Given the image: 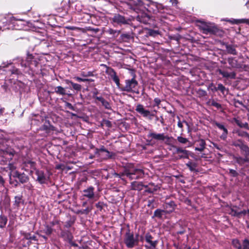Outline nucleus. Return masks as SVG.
I'll list each match as a JSON object with an SVG mask.
<instances>
[{"instance_id": "obj_1", "label": "nucleus", "mask_w": 249, "mask_h": 249, "mask_svg": "<svg viewBox=\"0 0 249 249\" xmlns=\"http://www.w3.org/2000/svg\"><path fill=\"white\" fill-rule=\"evenodd\" d=\"M130 1L127 3L129 8L135 11L136 13L144 12L145 11V3H143L141 0H129Z\"/></svg>"}, {"instance_id": "obj_2", "label": "nucleus", "mask_w": 249, "mask_h": 249, "mask_svg": "<svg viewBox=\"0 0 249 249\" xmlns=\"http://www.w3.org/2000/svg\"><path fill=\"white\" fill-rule=\"evenodd\" d=\"M138 83L134 77L131 79L125 80V85L124 87L120 88L121 91H126L128 92H136L139 93V91H136L135 89L138 86Z\"/></svg>"}, {"instance_id": "obj_3", "label": "nucleus", "mask_w": 249, "mask_h": 249, "mask_svg": "<svg viewBox=\"0 0 249 249\" xmlns=\"http://www.w3.org/2000/svg\"><path fill=\"white\" fill-rule=\"evenodd\" d=\"M138 235L135 238L134 234L128 231L125 234L124 243L128 248H132L138 244Z\"/></svg>"}, {"instance_id": "obj_4", "label": "nucleus", "mask_w": 249, "mask_h": 249, "mask_svg": "<svg viewBox=\"0 0 249 249\" xmlns=\"http://www.w3.org/2000/svg\"><path fill=\"white\" fill-rule=\"evenodd\" d=\"M144 240L148 244V245H145V247L147 249H155L158 243V241L157 240H154V237L149 232L146 233L144 236H141V240L143 241Z\"/></svg>"}, {"instance_id": "obj_5", "label": "nucleus", "mask_w": 249, "mask_h": 249, "mask_svg": "<svg viewBox=\"0 0 249 249\" xmlns=\"http://www.w3.org/2000/svg\"><path fill=\"white\" fill-rule=\"evenodd\" d=\"M145 11L146 10L150 13L157 14L162 8V5L156 2L149 1L148 3L145 4Z\"/></svg>"}, {"instance_id": "obj_6", "label": "nucleus", "mask_w": 249, "mask_h": 249, "mask_svg": "<svg viewBox=\"0 0 249 249\" xmlns=\"http://www.w3.org/2000/svg\"><path fill=\"white\" fill-rule=\"evenodd\" d=\"M147 137L148 138H151L153 139L159 141H164L166 140V143H169L170 140L173 139V137H169L167 135H165L164 133H149Z\"/></svg>"}, {"instance_id": "obj_7", "label": "nucleus", "mask_w": 249, "mask_h": 249, "mask_svg": "<svg viewBox=\"0 0 249 249\" xmlns=\"http://www.w3.org/2000/svg\"><path fill=\"white\" fill-rule=\"evenodd\" d=\"M199 27L202 33L205 34L213 33L215 30L214 27L210 23L201 22L200 24L199 25Z\"/></svg>"}, {"instance_id": "obj_8", "label": "nucleus", "mask_w": 249, "mask_h": 249, "mask_svg": "<svg viewBox=\"0 0 249 249\" xmlns=\"http://www.w3.org/2000/svg\"><path fill=\"white\" fill-rule=\"evenodd\" d=\"M106 73L116 83L117 87L120 88V79L114 70L111 68L107 67L106 70Z\"/></svg>"}, {"instance_id": "obj_9", "label": "nucleus", "mask_w": 249, "mask_h": 249, "mask_svg": "<svg viewBox=\"0 0 249 249\" xmlns=\"http://www.w3.org/2000/svg\"><path fill=\"white\" fill-rule=\"evenodd\" d=\"M112 21L119 25H122L128 24L129 21L124 16L120 14H115L112 18Z\"/></svg>"}, {"instance_id": "obj_10", "label": "nucleus", "mask_w": 249, "mask_h": 249, "mask_svg": "<svg viewBox=\"0 0 249 249\" xmlns=\"http://www.w3.org/2000/svg\"><path fill=\"white\" fill-rule=\"evenodd\" d=\"M94 188L90 186L83 191V196L88 198L89 199H92L94 198L95 194L94 192Z\"/></svg>"}, {"instance_id": "obj_11", "label": "nucleus", "mask_w": 249, "mask_h": 249, "mask_svg": "<svg viewBox=\"0 0 249 249\" xmlns=\"http://www.w3.org/2000/svg\"><path fill=\"white\" fill-rule=\"evenodd\" d=\"M36 174L37 176V181L40 184H44L48 180V178L45 175L43 171L41 170H36Z\"/></svg>"}, {"instance_id": "obj_12", "label": "nucleus", "mask_w": 249, "mask_h": 249, "mask_svg": "<svg viewBox=\"0 0 249 249\" xmlns=\"http://www.w3.org/2000/svg\"><path fill=\"white\" fill-rule=\"evenodd\" d=\"M136 111L144 117H149L150 115H151V113L149 110L145 109L141 104H138L136 106Z\"/></svg>"}, {"instance_id": "obj_13", "label": "nucleus", "mask_w": 249, "mask_h": 249, "mask_svg": "<svg viewBox=\"0 0 249 249\" xmlns=\"http://www.w3.org/2000/svg\"><path fill=\"white\" fill-rule=\"evenodd\" d=\"M214 124L220 130H222L223 131L222 135L220 136V138L223 140H225L227 138V135H228V130L225 127V126L218 122H214Z\"/></svg>"}, {"instance_id": "obj_14", "label": "nucleus", "mask_w": 249, "mask_h": 249, "mask_svg": "<svg viewBox=\"0 0 249 249\" xmlns=\"http://www.w3.org/2000/svg\"><path fill=\"white\" fill-rule=\"evenodd\" d=\"M176 153L180 154L178 155L177 159H181L183 158H188L189 152L182 148L178 147L176 149Z\"/></svg>"}, {"instance_id": "obj_15", "label": "nucleus", "mask_w": 249, "mask_h": 249, "mask_svg": "<svg viewBox=\"0 0 249 249\" xmlns=\"http://www.w3.org/2000/svg\"><path fill=\"white\" fill-rule=\"evenodd\" d=\"M34 59V57L32 54H28L25 60L21 59L20 65L22 67L27 68L30 66V62Z\"/></svg>"}, {"instance_id": "obj_16", "label": "nucleus", "mask_w": 249, "mask_h": 249, "mask_svg": "<svg viewBox=\"0 0 249 249\" xmlns=\"http://www.w3.org/2000/svg\"><path fill=\"white\" fill-rule=\"evenodd\" d=\"M176 205L174 201H171L169 202L166 203L164 206L165 209L164 211L166 213H172L175 209Z\"/></svg>"}, {"instance_id": "obj_17", "label": "nucleus", "mask_w": 249, "mask_h": 249, "mask_svg": "<svg viewBox=\"0 0 249 249\" xmlns=\"http://www.w3.org/2000/svg\"><path fill=\"white\" fill-rule=\"evenodd\" d=\"M144 187L146 188L145 192L149 193H153L160 189V187L158 185H155L153 183H149L147 185H144Z\"/></svg>"}, {"instance_id": "obj_18", "label": "nucleus", "mask_w": 249, "mask_h": 249, "mask_svg": "<svg viewBox=\"0 0 249 249\" xmlns=\"http://www.w3.org/2000/svg\"><path fill=\"white\" fill-rule=\"evenodd\" d=\"M218 72L219 74H221L223 77L227 78L234 79L235 78V73L233 72H229L227 71H223L219 69Z\"/></svg>"}, {"instance_id": "obj_19", "label": "nucleus", "mask_w": 249, "mask_h": 249, "mask_svg": "<svg viewBox=\"0 0 249 249\" xmlns=\"http://www.w3.org/2000/svg\"><path fill=\"white\" fill-rule=\"evenodd\" d=\"M226 21H227L231 23L232 24H239L240 23H246L249 25V19L247 18H242V19H226Z\"/></svg>"}, {"instance_id": "obj_20", "label": "nucleus", "mask_w": 249, "mask_h": 249, "mask_svg": "<svg viewBox=\"0 0 249 249\" xmlns=\"http://www.w3.org/2000/svg\"><path fill=\"white\" fill-rule=\"evenodd\" d=\"M93 97V98L100 101L101 103L102 106H103L106 109H110L111 108V106L109 102L104 99V98H103L102 97H98L94 95Z\"/></svg>"}, {"instance_id": "obj_21", "label": "nucleus", "mask_w": 249, "mask_h": 249, "mask_svg": "<svg viewBox=\"0 0 249 249\" xmlns=\"http://www.w3.org/2000/svg\"><path fill=\"white\" fill-rule=\"evenodd\" d=\"M131 189L134 190L141 191L144 187L142 182L133 181L131 184Z\"/></svg>"}, {"instance_id": "obj_22", "label": "nucleus", "mask_w": 249, "mask_h": 249, "mask_svg": "<svg viewBox=\"0 0 249 249\" xmlns=\"http://www.w3.org/2000/svg\"><path fill=\"white\" fill-rule=\"evenodd\" d=\"M15 153V151L11 148H7L3 151V155L8 160H12Z\"/></svg>"}, {"instance_id": "obj_23", "label": "nucleus", "mask_w": 249, "mask_h": 249, "mask_svg": "<svg viewBox=\"0 0 249 249\" xmlns=\"http://www.w3.org/2000/svg\"><path fill=\"white\" fill-rule=\"evenodd\" d=\"M133 174L135 176L136 179L142 178L144 175L143 171L141 169H132Z\"/></svg>"}, {"instance_id": "obj_24", "label": "nucleus", "mask_w": 249, "mask_h": 249, "mask_svg": "<svg viewBox=\"0 0 249 249\" xmlns=\"http://www.w3.org/2000/svg\"><path fill=\"white\" fill-rule=\"evenodd\" d=\"M197 145L198 147L195 148V150L200 152L203 151L205 148L206 143L204 140L200 139L197 141Z\"/></svg>"}, {"instance_id": "obj_25", "label": "nucleus", "mask_w": 249, "mask_h": 249, "mask_svg": "<svg viewBox=\"0 0 249 249\" xmlns=\"http://www.w3.org/2000/svg\"><path fill=\"white\" fill-rule=\"evenodd\" d=\"M61 234L65 240L68 241L69 242H71L72 236L69 231H62Z\"/></svg>"}, {"instance_id": "obj_26", "label": "nucleus", "mask_w": 249, "mask_h": 249, "mask_svg": "<svg viewBox=\"0 0 249 249\" xmlns=\"http://www.w3.org/2000/svg\"><path fill=\"white\" fill-rule=\"evenodd\" d=\"M225 46L228 53L233 55L237 54V52L234 46L228 44H226Z\"/></svg>"}, {"instance_id": "obj_27", "label": "nucleus", "mask_w": 249, "mask_h": 249, "mask_svg": "<svg viewBox=\"0 0 249 249\" xmlns=\"http://www.w3.org/2000/svg\"><path fill=\"white\" fill-rule=\"evenodd\" d=\"M234 160L235 161L241 165H244L246 162H249V161L248 160V158L246 159L245 158H243L240 156H237L234 157Z\"/></svg>"}, {"instance_id": "obj_28", "label": "nucleus", "mask_w": 249, "mask_h": 249, "mask_svg": "<svg viewBox=\"0 0 249 249\" xmlns=\"http://www.w3.org/2000/svg\"><path fill=\"white\" fill-rule=\"evenodd\" d=\"M7 218L4 215H0V228H3L6 226L7 222Z\"/></svg>"}, {"instance_id": "obj_29", "label": "nucleus", "mask_w": 249, "mask_h": 249, "mask_svg": "<svg viewBox=\"0 0 249 249\" xmlns=\"http://www.w3.org/2000/svg\"><path fill=\"white\" fill-rule=\"evenodd\" d=\"M66 82L67 84H71L72 87V88L77 90V91H80L81 89V86L78 84L74 83L72 82L71 81H70L69 80H67L66 81Z\"/></svg>"}, {"instance_id": "obj_30", "label": "nucleus", "mask_w": 249, "mask_h": 249, "mask_svg": "<svg viewBox=\"0 0 249 249\" xmlns=\"http://www.w3.org/2000/svg\"><path fill=\"white\" fill-rule=\"evenodd\" d=\"M54 91L57 94L61 95H64L66 94L65 89L61 86L56 87L55 88Z\"/></svg>"}, {"instance_id": "obj_31", "label": "nucleus", "mask_w": 249, "mask_h": 249, "mask_svg": "<svg viewBox=\"0 0 249 249\" xmlns=\"http://www.w3.org/2000/svg\"><path fill=\"white\" fill-rule=\"evenodd\" d=\"M246 213V211H242L240 212H237L236 210H234L233 209H231V212L230 213V214H231L232 216H240V215L242 214H245Z\"/></svg>"}, {"instance_id": "obj_32", "label": "nucleus", "mask_w": 249, "mask_h": 249, "mask_svg": "<svg viewBox=\"0 0 249 249\" xmlns=\"http://www.w3.org/2000/svg\"><path fill=\"white\" fill-rule=\"evenodd\" d=\"M163 213H166L164 210H161L160 209H157L155 212L154 215L155 217L158 218H161Z\"/></svg>"}, {"instance_id": "obj_33", "label": "nucleus", "mask_w": 249, "mask_h": 249, "mask_svg": "<svg viewBox=\"0 0 249 249\" xmlns=\"http://www.w3.org/2000/svg\"><path fill=\"white\" fill-rule=\"evenodd\" d=\"M137 18L140 22L146 24L148 21L149 17L147 16L142 17V16L138 15Z\"/></svg>"}, {"instance_id": "obj_34", "label": "nucleus", "mask_w": 249, "mask_h": 249, "mask_svg": "<svg viewBox=\"0 0 249 249\" xmlns=\"http://www.w3.org/2000/svg\"><path fill=\"white\" fill-rule=\"evenodd\" d=\"M19 181L22 183H25V182H27L28 180H29V178L28 177L25 175V174L24 173H22L20 176H19V178H18Z\"/></svg>"}, {"instance_id": "obj_35", "label": "nucleus", "mask_w": 249, "mask_h": 249, "mask_svg": "<svg viewBox=\"0 0 249 249\" xmlns=\"http://www.w3.org/2000/svg\"><path fill=\"white\" fill-rule=\"evenodd\" d=\"M186 166L189 168L190 171H194L197 166V164L195 162L189 161L186 163Z\"/></svg>"}, {"instance_id": "obj_36", "label": "nucleus", "mask_w": 249, "mask_h": 249, "mask_svg": "<svg viewBox=\"0 0 249 249\" xmlns=\"http://www.w3.org/2000/svg\"><path fill=\"white\" fill-rule=\"evenodd\" d=\"M228 62L232 68H235L237 66V61L232 57L228 59Z\"/></svg>"}, {"instance_id": "obj_37", "label": "nucleus", "mask_w": 249, "mask_h": 249, "mask_svg": "<svg viewBox=\"0 0 249 249\" xmlns=\"http://www.w3.org/2000/svg\"><path fill=\"white\" fill-rule=\"evenodd\" d=\"M125 175L130 179H137L135 176L133 174L131 169L125 172Z\"/></svg>"}, {"instance_id": "obj_38", "label": "nucleus", "mask_w": 249, "mask_h": 249, "mask_svg": "<svg viewBox=\"0 0 249 249\" xmlns=\"http://www.w3.org/2000/svg\"><path fill=\"white\" fill-rule=\"evenodd\" d=\"M235 122L239 127L249 129V124L247 123H242L238 120H236Z\"/></svg>"}, {"instance_id": "obj_39", "label": "nucleus", "mask_w": 249, "mask_h": 249, "mask_svg": "<svg viewBox=\"0 0 249 249\" xmlns=\"http://www.w3.org/2000/svg\"><path fill=\"white\" fill-rule=\"evenodd\" d=\"M106 32L110 35H113L117 36L119 34L120 31L114 30L110 28V29H108L107 30Z\"/></svg>"}, {"instance_id": "obj_40", "label": "nucleus", "mask_w": 249, "mask_h": 249, "mask_svg": "<svg viewBox=\"0 0 249 249\" xmlns=\"http://www.w3.org/2000/svg\"><path fill=\"white\" fill-rule=\"evenodd\" d=\"M242 246L243 249H249V240L247 239L244 240ZM238 249H241V247L239 246Z\"/></svg>"}, {"instance_id": "obj_41", "label": "nucleus", "mask_w": 249, "mask_h": 249, "mask_svg": "<svg viewBox=\"0 0 249 249\" xmlns=\"http://www.w3.org/2000/svg\"><path fill=\"white\" fill-rule=\"evenodd\" d=\"M244 144L243 142L241 140H238L237 141H235L232 142V145L235 146V147H238L240 148L241 147L242 145Z\"/></svg>"}, {"instance_id": "obj_42", "label": "nucleus", "mask_w": 249, "mask_h": 249, "mask_svg": "<svg viewBox=\"0 0 249 249\" xmlns=\"http://www.w3.org/2000/svg\"><path fill=\"white\" fill-rule=\"evenodd\" d=\"M177 140L178 141V142H179L182 143V144H185V143H187L188 142H189V140H188V139L183 138L181 136L178 137Z\"/></svg>"}, {"instance_id": "obj_43", "label": "nucleus", "mask_w": 249, "mask_h": 249, "mask_svg": "<svg viewBox=\"0 0 249 249\" xmlns=\"http://www.w3.org/2000/svg\"><path fill=\"white\" fill-rule=\"evenodd\" d=\"M74 79H75L76 81L78 82H86V81H89V82H92L93 81V80L91 79H87V78H82L78 76H76L74 77Z\"/></svg>"}, {"instance_id": "obj_44", "label": "nucleus", "mask_w": 249, "mask_h": 249, "mask_svg": "<svg viewBox=\"0 0 249 249\" xmlns=\"http://www.w3.org/2000/svg\"><path fill=\"white\" fill-rule=\"evenodd\" d=\"M217 87H215V86L213 83L210 84L208 86V89L211 90L213 92L217 91Z\"/></svg>"}, {"instance_id": "obj_45", "label": "nucleus", "mask_w": 249, "mask_h": 249, "mask_svg": "<svg viewBox=\"0 0 249 249\" xmlns=\"http://www.w3.org/2000/svg\"><path fill=\"white\" fill-rule=\"evenodd\" d=\"M53 231V229L51 228V226H50L49 225H46L45 226V233L47 235H50Z\"/></svg>"}, {"instance_id": "obj_46", "label": "nucleus", "mask_w": 249, "mask_h": 249, "mask_svg": "<svg viewBox=\"0 0 249 249\" xmlns=\"http://www.w3.org/2000/svg\"><path fill=\"white\" fill-rule=\"evenodd\" d=\"M27 166H29L30 167L33 169H35L36 168V163L32 161H28L25 162Z\"/></svg>"}, {"instance_id": "obj_47", "label": "nucleus", "mask_w": 249, "mask_h": 249, "mask_svg": "<svg viewBox=\"0 0 249 249\" xmlns=\"http://www.w3.org/2000/svg\"><path fill=\"white\" fill-rule=\"evenodd\" d=\"M80 74L82 76L84 77L93 76V72H92V71H88L87 72L83 71Z\"/></svg>"}, {"instance_id": "obj_48", "label": "nucleus", "mask_w": 249, "mask_h": 249, "mask_svg": "<svg viewBox=\"0 0 249 249\" xmlns=\"http://www.w3.org/2000/svg\"><path fill=\"white\" fill-rule=\"evenodd\" d=\"M217 90H219L221 91V92L224 94V92L226 90V88L222 84H219L217 86Z\"/></svg>"}, {"instance_id": "obj_49", "label": "nucleus", "mask_w": 249, "mask_h": 249, "mask_svg": "<svg viewBox=\"0 0 249 249\" xmlns=\"http://www.w3.org/2000/svg\"><path fill=\"white\" fill-rule=\"evenodd\" d=\"M240 149L242 151V153H243L245 152H248L249 150V147L246 144L244 143L240 148Z\"/></svg>"}, {"instance_id": "obj_50", "label": "nucleus", "mask_w": 249, "mask_h": 249, "mask_svg": "<svg viewBox=\"0 0 249 249\" xmlns=\"http://www.w3.org/2000/svg\"><path fill=\"white\" fill-rule=\"evenodd\" d=\"M38 64V61L36 60V59H34L32 61L30 62V66H28L29 67H31L32 66H34L35 67L37 66Z\"/></svg>"}, {"instance_id": "obj_51", "label": "nucleus", "mask_w": 249, "mask_h": 249, "mask_svg": "<svg viewBox=\"0 0 249 249\" xmlns=\"http://www.w3.org/2000/svg\"><path fill=\"white\" fill-rule=\"evenodd\" d=\"M8 168L9 170H11V171H14V170H16V166L15 165L14 163H11L8 164Z\"/></svg>"}, {"instance_id": "obj_52", "label": "nucleus", "mask_w": 249, "mask_h": 249, "mask_svg": "<svg viewBox=\"0 0 249 249\" xmlns=\"http://www.w3.org/2000/svg\"><path fill=\"white\" fill-rule=\"evenodd\" d=\"M51 226H53L55 225L59 224V221L58 220L55 219L50 222Z\"/></svg>"}, {"instance_id": "obj_53", "label": "nucleus", "mask_w": 249, "mask_h": 249, "mask_svg": "<svg viewBox=\"0 0 249 249\" xmlns=\"http://www.w3.org/2000/svg\"><path fill=\"white\" fill-rule=\"evenodd\" d=\"M21 174V173H20L19 172H18V171H15L14 173V174H13V177L14 178H19V176Z\"/></svg>"}, {"instance_id": "obj_54", "label": "nucleus", "mask_w": 249, "mask_h": 249, "mask_svg": "<svg viewBox=\"0 0 249 249\" xmlns=\"http://www.w3.org/2000/svg\"><path fill=\"white\" fill-rule=\"evenodd\" d=\"M97 152L102 151V152H105L107 153H109V152L104 147H102L99 149H97Z\"/></svg>"}, {"instance_id": "obj_55", "label": "nucleus", "mask_w": 249, "mask_h": 249, "mask_svg": "<svg viewBox=\"0 0 249 249\" xmlns=\"http://www.w3.org/2000/svg\"><path fill=\"white\" fill-rule=\"evenodd\" d=\"M242 154L244 155L246 159L248 158L247 160L249 161V150L248 152H244Z\"/></svg>"}, {"instance_id": "obj_56", "label": "nucleus", "mask_w": 249, "mask_h": 249, "mask_svg": "<svg viewBox=\"0 0 249 249\" xmlns=\"http://www.w3.org/2000/svg\"><path fill=\"white\" fill-rule=\"evenodd\" d=\"M160 100L158 98H156L154 99V102L157 106H159L160 104Z\"/></svg>"}, {"instance_id": "obj_57", "label": "nucleus", "mask_w": 249, "mask_h": 249, "mask_svg": "<svg viewBox=\"0 0 249 249\" xmlns=\"http://www.w3.org/2000/svg\"><path fill=\"white\" fill-rule=\"evenodd\" d=\"M4 21H0V30H3L4 29Z\"/></svg>"}, {"instance_id": "obj_58", "label": "nucleus", "mask_w": 249, "mask_h": 249, "mask_svg": "<svg viewBox=\"0 0 249 249\" xmlns=\"http://www.w3.org/2000/svg\"><path fill=\"white\" fill-rule=\"evenodd\" d=\"M15 202L17 203H19L21 200L20 197L17 196L15 197Z\"/></svg>"}, {"instance_id": "obj_59", "label": "nucleus", "mask_w": 249, "mask_h": 249, "mask_svg": "<svg viewBox=\"0 0 249 249\" xmlns=\"http://www.w3.org/2000/svg\"><path fill=\"white\" fill-rule=\"evenodd\" d=\"M232 243L233 244L235 245V246H236L237 245H240V244L239 243V241L237 239H234L232 241Z\"/></svg>"}, {"instance_id": "obj_60", "label": "nucleus", "mask_w": 249, "mask_h": 249, "mask_svg": "<svg viewBox=\"0 0 249 249\" xmlns=\"http://www.w3.org/2000/svg\"><path fill=\"white\" fill-rule=\"evenodd\" d=\"M230 173L232 174L233 176H236L237 175V172L232 169L230 170Z\"/></svg>"}, {"instance_id": "obj_61", "label": "nucleus", "mask_w": 249, "mask_h": 249, "mask_svg": "<svg viewBox=\"0 0 249 249\" xmlns=\"http://www.w3.org/2000/svg\"><path fill=\"white\" fill-rule=\"evenodd\" d=\"M178 126L180 128L183 127L182 123L180 120H179L178 123Z\"/></svg>"}, {"instance_id": "obj_62", "label": "nucleus", "mask_w": 249, "mask_h": 249, "mask_svg": "<svg viewBox=\"0 0 249 249\" xmlns=\"http://www.w3.org/2000/svg\"><path fill=\"white\" fill-rule=\"evenodd\" d=\"M213 105L215 107L219 108L221 107L220 105L217 103L214 102L213 104Z\"/></svg>"}, {"instance_id": "obj_63", "label": "nucleus", "mask_w": 249, "mask_h": 249, "mask_svg": "<svg viewBox=\"0 0 249 249\" xmlns=\"http://www.w3.org/2000/svg\"><path fill=\"white\" fill-rule=\"evenodd\" d=\"M63 165L62 164H57L56 166V168L57 169H62Z\"/></svg>"}, {"instance_id": "obj_64", "label": "nucleus", "mask_w": 249, "mask_h": 249, "mask_svg": "<svg viewBox=\"0 0 249 249\" xmlns=\"http://www.w3.org/2000/svg\"><path fill=\"white\" fill-rule=\"evenodd\" d=\"M170 1L172 3V4H177L178 3V0H170Z\"/></svg>"}]
</instances>
